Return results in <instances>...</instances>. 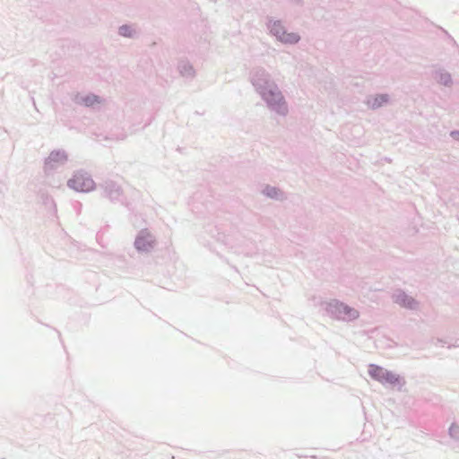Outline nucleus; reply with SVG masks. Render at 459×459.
<instances>
[{"label":"nucleus","mask_w":459,"mask_h":459,"mask_svg":"<svg viewBox=\"0 0 459 459\" xmlns=\"http://www.w3.org/2000/svg\"><path fill=\"white\" fill-rule=\"evenodd\" d=\"M249 79L255 91L271 111L280 116L288 114V105L282 92L264 67L253 68Z\"/></svg>","instance_id":"obj_1"},{"label":"nucleus","mask_w":459,"mask_h":459,"mask_svg":"<svg viewBox=\"0 0 459 459\" xmlns=\"http://www.w3.org/2000/svg\"><path fill=\"white\" fill-rule=\"evenodd\" d=\"M368 374L373 380L381 383L385 386L396 388L398 391H401L406 384L403 377L377 364L371 363L368 365Z\"/></svg>","instance_id":"obj_2"},{"label":"nucleus","mask_w":459,"mask_h":459,"mask_svg":"<svg viewBox=\"0 0 459 459\" xmlns=\"http://www.w3.org/2000/svg\"><path fill=\"white\" fill-rule=\"evenodd\" d=\"M325 311L331 318L343 322H352L359 316L356 308L338 299L326 302Z\"/></svg>","instance_id":"obj_3"},{"label":"nucleus","mask_w":459,"mask_h":459,"mask_svg":"<svg viewBox=\"0 0 459 459\" xmlns=\"http://www.w3.org/2000/svg\"><path fill=\"white\" fill-rule=\"evenodd\" d=\"M266 27L269 33L285 45H295L299 42L300 36L296 32H288L281 20H273V17H266Z\"/></svg>","instance_id":"obj_4"},{"label":"nucleus","mask_w":459,"mask_h":459,"mask_svg":"<svg viewBox=\"0 0 459 459\" xmlns=\"http://www.w3.org/2000/svg\"><path fill=\"white\" fill-rule=\"evenodd\" d=\"M67 186L76 192L89 193L94 190L97 185L89 172L84 169H78L68 179Z\"/></svg>","instance_id":"obj_5"},{"label":"nucleus","mask_w":459,"mask_h":459,"mask_svg":"<svg viewBox=\"0 0 459 459\" xmlns=\"http://www.w3.org/2000/svg\"><path fill=\"white\" fill-rule=\"evenodd\" d=\"M156 245V237L148 229H142L137 232L134 238V247L138 253H151Z\"/></svg>","instance_id":"obj_6"},{"label":"nucleus","mask_w":459,"mask_h":459,"mask_svg":"<svg viewBox=\"0 0 459 459\" xmlns=\"http://www.w3.org/2000/svg\"><path fill=\"white\" fill-rule=\"evenodd\" d=\"M99 188L102 190V195L108 198L111 203L120 202L123 195V189L119 184L111 179H106L99 184Z\"/></svg>","instance_id":"obj_7"},{"label":"nucleus","mask_w":459,"mask_h":459,"mask_svg":"<svg viewBox=\"0 0 459 459\" xmlns=\"http://www.w3.org/2000/svg\"><path fill=\"white\" fill-rule=\"evenodd\" d=\"M68 160V155L63 149L53 150L45 159V171L55 170L58 167L65 165Z\"/></svg>","instance_id":"obj_8"},{"label":"nucleus","mask_w":459,"mask_h":459,"mask_svg":"<svg viewBox=\"0 0 459 459\" xmlns=\"http://www.w3.org/2000/svg\"><path fill=\"white\" fill-rule=\"evenodd\" d=\"M393 300L400 307L410 310H416L419 307V302L401 289L393 294Z\"/></svg>","instance_id":"obj_9"},{"label":"nucleus","mask_w":459,"mask_h":459,"mask_svg":"<svg viewBox=\"0 0 459 459\" xmlns=\"http://www.w3.org/2000/svg\"><path fill=\"white\" fill-rule=\"evenodd\" d=\"M177 68L182 77L193 79L195 76V70L193 65L186 58L178 60Z\"/></svg>","instance_id":"obj_10"},{"label":"nucleus","mask_w":459,"mask_h":459,"mask_svg":"<svg viewBox=\"0 0 459 459\" xmlns=\"http://www.w3.org/2000/svg\"><path fill=\"white\" fill-rule=\"evenodd\" d=\"M434 80L440 85L450 87L453 84L452 75L444 68L436 69L433 72Z\"/></svg>","instance_id":"obj_11"},{"label":"nucleus","mask_w":459,"mask_h":459,"mask_svg":"<svg viewBox=\"0 0 459 459\" xmlns=\"http://www.w3.org/2000/svg\"><path fill=\"white\" fill-rule=\"evenodd\" d=\"M389 101L390 96L387 93H377L369 97L368 105L372 109H377L388 104Z\"/></svg>","instance_id":"obj_12"},{"label":"nucleus","mask_w":459,"mask_h":459,"mask_svg":"<svg viewBox=\"0 0 459 459\" xmlns=\"http://www.w3.org/2000/svg\"><path fill=\"white\" fill-rule=\"evenodd\" d=\"M262 194L265 195L266 197L276 200V201H282L286 198L285 194L283 191H281L279 187L266 185L263 190Z\"/></svg>","instance_id":"obj_13"},{"label":"nucleus","mask_w":459,"mask_h":459,"mask_svg":"<svg viewBox=\"0 0 459 459\" xmlns=\"http://www.w3.org/2000/svg\"><path fill=\"white\" fill-rule=\"evenodd\" d=\"M78 103L83 105L84 107L91 108L95 104L101 103V98L94 93H88L84 96H82Z\"/></svg>","instance_id":"obj_14"},{"label":"nucleus","mask_w":459,"mask_h":459,"mask_svg":"<svg viewBox=\"0 0 459 459\" xmlns=\"http://www.w3.org/2000/svg\"><path fill=\"white\" fill-rule=\"evenodd\" d=\"M118 35L127 39H133L135 35V30L130 24H123L118 27Z\"/></svg>","instance_id":"obj_15"},{"label":"nucleus","mask_w":459,"mask_h":459,"mask_svg":"<svg viewBox=\"0 0 459 459\" xmlns=\"http://www.w3.org/2000/svg\"><path fill=\"white\" fill-rule=\"evenodd\" d=\"M449 435L452 438L459 439V426L455 423H453L449 429H448Z\"/></svg>","instance_id":"obj_16"},{"label":"nucleus","mask_w":459,"mask_h":459,"mask_svg":"<svg viewBox=\"0 0 459 459\" xmlns=\"http://www.w3.org/2000/svg\"><path fill=\"white\" fill-rule=\"evenodd\" d=\"M449 134L455 141L459 143V129L450 131Z\"/></svg>","instance_id":"obj_17"},{"label":"nucleus","mask_w":459,"mask_h":459,"mask_svg":"<svg viewBox=\"0 0 459 459\" xmlns=\"http://www.w3.org/2000/svg\"><path fill=\"white\" fill-rule=\"evenodd\" d=\"M291 3L297 4V5H302L303 0H290Z\"/></svg>","instance_id":"obj_18"},{"label":"nucleus","mask_w":459,"mask_h":459,"mask_svg":"<svg viewBox=\"0 0 459 459\" xmlns=\"http://www.w3.org/2000/svg\"><path fill=\"white\" fill-rule=\"evenodd\" d=\"M442 30H443V32L447 36V38H448L451 41H453L454 43H455V40L451 37V35H450V34H449L446 30H444V29H443Z\"/></svg>","instance_id":"obj_19"}]
</instances>
